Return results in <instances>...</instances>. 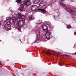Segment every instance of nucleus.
<instances>
[{
    "mask_svg": "<svg viewBox=\"0 0 76 76\" xmlns=\"http://www.w3.org/2000/svg\"><path fill=\"white\" fill-rule=\"evenodd\" d=\"M11 19L9 17H7V23L6 24L4 25V28L5 29L6 31H8L10 29V24H11L10 22V20Z\"/></svg>",
    "mask_w": 76,
    "mask_h": 76,
    "instance_id": "1",
    "label": "nucleus"
},
{
    "mask_svg": "<svg viewBox=\"0 0 76 76\" xmlns=\"http://www.w3.org/2000/svg\"><path fill=\"white\" fill-rule=\"evenodd\" d=\"M23 24H24V21L23 20H21L17 22L16 28L18 31H20V29H21L20 26H22Z\"/></svg>",
    "mask_w": 76,
    "mask_h": 76,
    "instance_id": "2",
    "label": "nucleus"
},
{
    "mask_svg": "<svg viewBox=\"0 0 76 76\" xmlns=\"http://www.w3.org/2000/svg\"><path fill=\"white\" fill-rule=\"evenodd\" d=\"M47 6V2L45 1H41L39 4L40 8H44Z\"/></svg>",
    "mask_w": 76,
    "mask_h": 76,
    "instance_id": "3",
    "label": "nucleus"
},
{
    "mask_svg": "<svg viewBox=\"0 0 76 76\" xmlns=\"http://www.w3.org/2000/svg\"><path fill=\"white\" fill-rule=\"evenodd\" d=\"M30 4H31L30 0H26V1H23L22 3V5H23V4L25 5L26 8L28 7V6H29L30 5Z\"/></svg>",
    "mask_w": 76,
    "mask_h": 76,
    "instance_id": "4",
    "label": "nucleus"
},
{
    "mask_svg": "<svg viewBox=\"0 0 76 76\" xmlns=\"http://www.w3.org/2000/svg\"><path fill=\"white\" fill-rule=\"evenodd\" d=\"M59 4H60V5L61 6H62L63 7H65V9H66V10H67L68 12H72V10H71V9H70L69 8L67 7H66V6L65 4L63 3H61L60 2H59Z\"/></svg>",
    "mask_w": 76,
    "mask_h": 76,
    "instance_id": "5",
    "label": "nucleus"
},
{
    "mask_svg": "<svg viewBox=\"0 0 76 76\" xmlns=\"http://www.w3.org/2000/svg\"><path fill=\"white\" fill-rule=\"evenodd\" d=\"M36 32L37 35V39L38 40L39 39V38H40V37H39V35H40V30L39 29H36Z\"/></svg>",
    "mask_w": 76,
    "mask_h": 76,
    "instance_id": "6",
    "label": "nucleus"
},
{
    "mask_svg": "<svg viewBox=\"0 0 76 76\" xmlns=\"http://www.w3.org/2000/svg\"><path fill=\"white\" fill-rule=\"evenodd\" d=\"M51 35V34L50 32H47L45 33V36L48 39H50Z\"/></svg>",
    "mask_w": 76,
    "mask_h": 76,
    "instance_id": "7",
    "label": "nucleus"
},
{
    "mask_svg": "<svg viewBox=\"0 0 76 76\" xmlns=\"http://www.w3.org/2000/svg\"><path fill=\"white\" fill-rule=\"evenodd\" d=\"M42 27L44 31H46V32L48 31V28L46 25L43 24L42 25Z\"/></svg>",
    "mask_w": 76,
    "mask_h": 76,
    "instance_id": "8",
    "label": "nucleus"
},
{
    "mask_svg": "<svg viewBox=\"0 0 76 76\" xmlns=\"http://www.w3.org/2000/svg\"><path fill=\"white\" fill-rule=\"evenodd\" d=\"M31 9L32 10L35 11V10H37L38 9V6L37 5H33Z\"/></svg>",
    "mask_w": 76,
    "mask_h": 76,
    "instance_id": "9",
    "label": "nucleus"
},
{
    "mask_svg": "<svg viewBox=\"0 0 76 76\" xmlns=\"http://www.w3.org/2000/svg\"><path fill=\"white\" fill-rule=\"evenodd\" d=\"M41 23H42V21H38L37 22V25H36V27H37V26H39H39H40V25L41 24Z\"/></svg>",
    "mask_w": 76,
    "mask_h": 76,
    "instance_id": "10",
    "label": "nucleus"
},
{
    "mask_svg": "<svg viewBox=\"0 0 76 76\" xmlns=\"http://www.w3.org/2000/svg\"><path fill=\"white\" fill-rule=\"evenodd\" d=\"M37 10H39V12H41V13H44L45 12V10L44 9H38Z\"/></svg>",
    "mask_w": 76,
    "mask_h": 76,
    "instance_id": "11",
    "label": "nucleus"
},
{
    "mask_svg": "<svg viewBox=\"0 0 76 76\" xmlns=\"http://www.w3.org/2000/svg\"><path fill=\"white\" fill-rule=\"evenodd\" d=\"M33 2L34 4H37L39 2V0H33Z\"/></svg>",
    "mask_w": 76,
    "mask_h": 76,
    "instance_id": "12",
    "label": "nucleus"
},
{
    "mask_svg": "<svg viewBox=\"0 0 76 76\" xmlns=\"http://www.w3.org/2000/svg\"><path fill=\"white\" fill-rule=\"evenodd\" d=\"M23 6L20 7L19 8V11H20V12H22V11H23Z\"/></svg>",
    "mask_w": 76,
    "mask_h": 76,
    "instance_id": "13",
    "label": "nucleus"
},
{
    "mask_svg": "<svg viewBox=\"0 0 76 76\" xmlns=\"http://www.w3.org/2000/svg\"><path fill=\"white\" fill-rule=\"evenodd\" d=\"M13 22L15 23L16 21H17L18 20V19L16 18L15 17H13L12 18Z\"/></svg>",
    "mask_w": 76,
    "mask_h": 76,
    "instance_id": "14",
    "label": "nucleus"
},
{
    "mask_svg": "<svg viewBox=\"0 0 76 76\" xmlns=\"http://www.w3.org/2000/svg\"><path fill=\"white\" fill-rule=\"evenodd\" d=\"M28 18L29 19H30V20H32V19H34V17H33L32 15L29 16Z\"/></svg>",
    "mask_w": 76,
    "mask_h": 76,
    "instance_id": "15",
    "label": "nucleus"
},
{
    "mask_svg": "<svg viewBox=\"0 0 76 76\" xmlns=\"http://www.w3.org/2000/svg\"><path fill=\"white\" fill-rule=\"evenodd\" d=\"M14 14L15 15H19V11H15L14 13Z\"/></svg>",
    "mask_w": 76,
    "mask_h": 76,
    "instance_id": "16",
    "label": "nucleus"
},
{
    "mask_svg": "<svg viewBox=\"0 0 76 76\" xmlns=\"http://www.w3.org/2000/svg\"><path fill=\"white\" fill-rule=\"evenodd\" d=\"M67 28H68V29H70V28H72V29H73V28H74V27H72L68 25L67 26Z\"/></svg>",
    "mask_w": 76,
    "mask_h": 76,
    "instance_id": "17",
    "label": "nucleus"
},
{
    "mask_svg": "<svg viewBox=\"0 0 76 76\" xmlns=\"http://www.w3.org/2000/svg\"><path fill=\"white\" fill-rule=\"evenodd\" d=\"M46 24L48 25H51V23L49 21L46 22Z\"/></svg>",
    "mask_w": 76,
    "mask_h": 76,
    "instance_id": "18",
    "label": "nucleus"
},
{
    "mask_svg": "<svg viewBox=\"0 0 76 76\" xmlns=\"http://www.w3.org/2000/svg\"><path fill=\"white\" fill-rule=\"evenodd\" d=\"M18 18L19 19H21V14H20V13L18 14Z\"/></svg>",
    "mask_w": 76,
    "mask_h": 76,
    "instance_id": "19",
    "label": "nucleus"
},
{
    "mask_svg": "<svg viewBox=\"0 0 76 76\" xmlns=\"http://www.w3.org/2000/svg\"><path fill=\"white\" fill-rule=\"evenodd\" d=\"M25 18V15H21V19H24Z\"/></svg>",
    "mask_w": 76,
    "mask_h": 76,
    "instance_id": "20",
    "label": "nucleus"
},
{
    "mask_svg": "<svg viewBox=\"0 0 76 76\" xmlns=\"http://www.w3.org/2000/svg\"><path fill=\"white\" fill-rule=\"evenodd\" d=\"M71 13H72L73 15H76V12L75 11H72V10H71Z\"/></svg>",
    "mask_w": 76,
    "mask_h": 76,
    "instance_id": "21",
    "label": "nucleus"
},
{
    "mask_svg": "<svg viewBox=\"0 0 76 76\" xmlns=\"http://www.w3.org/2000/svg\"><path fill=\"white\" fill-rule=\"evenodd\" d=\"M21 1H22V0H18L16 1V2H17V3H20Z\"/></svg>",
    "mask_w": 76,
    "mask_h": 76,
    "instance_id": "22",
    "label": "nucleus"
},
{
    "mask_svg": "<svg viewBox=\"0 0 76 76\" xmlns=\"http://www.w3.org/2000/svg\"><path fill=\"white\" fill-rule=\"evenodd\" d=\"M50 52H48L47 53H46V54H50Z\"/></svg>",
    "mask_w": 76,
    "mask_h": 76,
    "instance_id": "23",
    "label": "nucleus"
},
{
    "mask_svg": "<svg viewBox=\"0 0 76 76\" xmlns=\"http://www.w3.org/2000/svg\"><path fill=\"white\" fill-rule=\"evenodd\" d=\"M57 16H58V15H55V19L57 18Z\"/></svg>",
    "mask_w": 76,
    "mask_h": 76,
    "instance_id": "24",
    "label": "nucleus"
},
{
    "mask_svg": "<svg viewBox=\"0 0 76 76\" xmlns=\"http://www.w3.org/2000/svg\"><path fill=\"white\" fill-rule=\"evenodd\" d=\"M70 1H71V2H73V1H74V0H69Z\"/></svg>",
    "mask_w": 76,
    "mask_h": 76,
    "instance_id": "25",
    "label": "nucleus"
},
{
    "mask_svg": "<svg viewBox=\"0 0 76 76\" xmlns=\"http://www.w3.org/2000/svg\"><path fill=\"white\" fill-rule=\"evenodd\" d=\"M43 39H45V37H43Z\"/></svg>",
    "mask_w": 76,
    "mask_h": 76,
    "instance_id": "26",
    "label": "nucleus"
},
{
    "mask_svg": "<svg viewBox=\"0 0 76 76\" xmlns=\"http://www.w3.org/2000/svg\"><path fill=\"white\" fill-rule=\"evenodd\" d=\"M65 0H60V1H64Z\"/></svg>",
    "mask_w": 76,
    "mask_h": 76,
    "instance_id": "27",
    "label": "nucleus"
},
{
    "mask_svg": "<svg viewBox=\"0 0 76 76\" xmlns=\"http://www.w3.org/2000/svg\"><path fill=\"white\" fill-rule=\"evenodd\" d=\"M23 39H24V40H23V41H25V38H23Z\"/></svg>",
    "mask_w": 76,
    "mask_h": 76,
    "instance_id": "28",
    "label": "nucleus"
},
{
    "mask_svg": "<svg viewBox=\"0 0 76 76\" xmlns=\"http://www.w3.org/2000/svg\"><path fill=\"white\" fill-rule=\"evenodd\" d=\"M65 56H68V55H65Z\"/></svg>",
    "mask_w": 76,
    "mask_h": 76,
    "instance_id": "29",
    "label": "nucleus"
},
{
    "mask_svg": "<svg viewBox=\"0 0 76 76\" xmlns=\"http://www.w3.org/2000/svg\"><path fill=\"white\" fill-rule=\"evenodd\" d=\"M1 24V21H0V24Z\"/></svg>",
    "mask_w": 76,
    "mask_h": 76,
    "instance_id": "30",
    "label": "nucleus"
},
{
    "mask_svg": "<svg viewBox=\"0 0 76 76\" xmlns=\"http://www.w3.org/2000/svg\"><path fill=\"white\" fill-rule=\"evenodd\" d=\"M75 54H76V53H75Z\"/></svg>",
    "mask_w": 76,
    "mask_h": 76,
    "instance_id": "31",
    "label": "nucleus"
}]
</instances>
